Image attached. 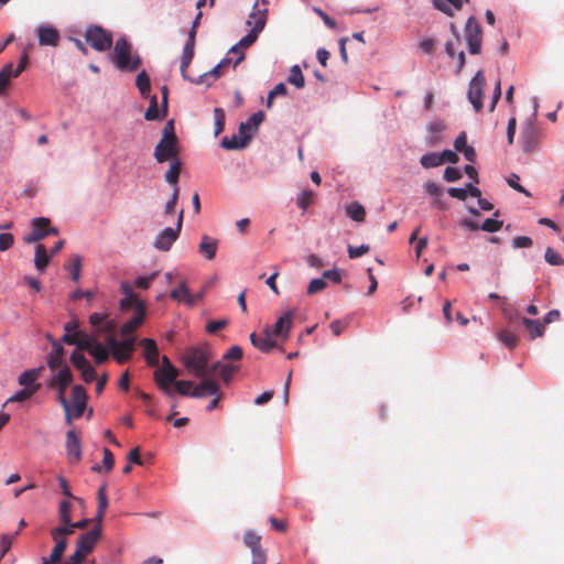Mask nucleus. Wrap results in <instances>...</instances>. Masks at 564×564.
I'll return each instance as SVG.
<instances>
[{"label": "nucleus", "instance_id": "obj_54", "mask_svg": "<svg viewBox=\"0 0 564 564\" xmlns=\"http://www.w3.org/2000/svg\"><path fill=\"white\" fill-rule=\"evenodd\" d=\"M239 370V366L231 365V364H224L220 370V377L221 379L228 383L232 376Z\"/></svg>", "mask_w": 564, "mask_h": 564}, {"label": "nucleus", "instance_id": "obj_50", "mask_svg": "<svg viewBox=\"0 0 564 564\" xmlns=\"http://www.w3.org/2000/svg\"><path fill=\"white\" fill-rule=\"evenodd\" d=\"M70 510H72V503L68 500H63L59 503L58 517H59L61 523H69V521L72 519Z\"/></svg>", "mask_w": 564, "mask_h": 564}, {"label": "nucleus", "instance_id": "obj_3", "mask_svg": "<svg viewBox=\"0 0 564 564\" xmlns=\"http://www.w3.org/2000/svg\"><path fill=\"white\" fill-rule=\"evenodd\" d=\"M111 58L115 66L121 72H134L142 63L138 54L132 55L131 43L126 37L117 40Z\"/></svg>", "mask_w": 564, "mask_h": 564}, {"label": "nucleus", "instance_id": "obj_15", "mask_svg": "<svg viewBox=\"0 0 564 564\" xmlns=\"http://www.w3.org/2000/svg\"><path fill=\"white\" fill-rule=\"evenodd\" d=\"M65 447L70 463L76 464L82 459V442L75 430L66 433Z\"/></svg>", "mask_w": 564, "mask_h": 564}, {"label": "nucleus", "instance_id": "obj_7", "mask_svg": "<svg viewBox=\"0 0 564 564\" xmlns=\"http://www.w3.org/2000/svg\"><path fill=\"white\" fill-rule=\"evenodd\" d=\"M86 42L97 52H106L112 46V34L99 25L87 28Z\"/></svg>", "mask_w": 564, "mask_h": 564}, {"label": "nucleus", "instance_id": "obj_58", "mask_svg": "<svg viewBox=\"0 0 564 564\" xmlns=\"http://www.w3.org/2000/svg\"><path fill=\"white\" fill-rule=\"evenodd\" d=\"M175 387V391L178 392L182 395H191L193 382L186 381V380H175L173 383Z\"/></svg>", "mask_w": 564, "mask_h": 564}, {"label": "nucleus", "instance_id": "obj_24", "mask_svg": "<svg viewBox=\"0 0 564 564\" xmlns=\"http://www.w3.org/2000/svg\"><path fill=\"white\" fill-rule=\"evenodd\" d=\"M78 322L76 319L69 321L65 324L64 329L65 334L62 337V341L67 345H75L78 347V343L82 340V335L84 332H78Z\"/></svg>", "mask_w": 564, "mask_h": 564}, {"label": "nucleus", "instance_id": "obj_10", "mask_svg": "<svg viewBox=\"0 0 564 564\" xmlns=\"http://www.w3.org/2000/svg\"><path fill=\"white\" fill-rule=\"evenodd\" d=\"M464 33L469 53L479 54L481 51L482 30L475 17L468 18Z\"/></svg>", "mask_w": 564, "mask_h": 564}, {"label": "nucleus", "instance_id": "obj_13", "mask_svg": "<svg viewBox=\"0 0 564 564\" xmlns=\"http://www.w3.org/2000/svg\"><path fill=\"white\" fill-rule=\"evenodd\" d=\"M178 375L180 372L176 367L158 368L154 371V380L160 390L167 395H172L174 392L172 384L175 382Z\"/></svg>", "mask_w": 564, "mask_h": 564}, {"label": "nucleus", "instance_id": "obj_25", "mask_svg": "<svg viewBox=\"0 0 564 564\" xmlns=\"http://www.w3.org/2000/svg\"><path fill=\"white\" fill-rule=\"evenodd\" d=\"M106 318L107 315L99 313H94L89 316V323L91 326L96 327V332L94 334H97V336H99L101 333H106L108 336L112 335L115 325L112 322L106 321Z\"/></svg>", "mask_w": 564, "mask_h": 564}, {"label": "nucleus", "instance_id": "obj_12", "mask_svg": "<svg viewBox=\"0 0 564 564\" xmlns=\"http://www.w3.org/2000/svg\"><path fill=\"white\" fill-rule=\"evenodd\" d=\"M486 78L482 70H478L469 83L468 100L473 105L476 112L482 109V96Z\"/></svg>", "mask_w": 564, "mask_h": 564}, {"label": "nucleus", "instance_id": "obj_8", "mask_svg": "<svg viewBox=\"0 0 564 564\" xmlns=\"http://www.w3.org/2000/svg\"><path fill=\"white\" fill-rule=\"evenodd\" d=\"M184 210L181 209L178 213L177 224L175 228L163 229L154 239L153 246L158 250L169 251L172 245L176 241L182 230Z\"/></svg>", "mask_w": 564, "mask_h": 564}, {"label": "nucleus", "instance_id": "obj_36", "mask_svg": "<svg viewBox=\"0 0 564 564\" xmlns=\"http://www.w3.org/2000/svg\"><path fill=\"white\" fill-rule=\"evenodd\" d=\"M135 86L138 87L142 97L148 98L151 90L150 77L145 70L138 74L135 78Z\"/></svg>", "mask_w": 564, "mask_h": 564}, {"label": "nucleus", "instance_id": "obj_52", "mask_svg": "<svg viewBox=\"0 0 564 564\" xmlns=\"http://www.w3.org/2000/svg\"><path fill=\"white\" fill-rule=\"evenodd\" d=\"M37 388H24L20 391H18L14 395H12L8 401L9 402H22L31 398L35 392Z\"/></svg>", "mask_w": 564, "mask_h": 564}, {"label": "nucleus", "instance_id": "obj_4", "mask_svg": "<svg viewBox=\"0 0 564 564\" xmlns=\"http://www.w3.org/2000/svg\"><path fill=\"white\" fill-rule=\"evenodd\" d=\"M178 152L177 137L171 120L163 128L162 138L154 149V158L159 163L174 161L178 159Z\"/></svg>", "mask_w": 564, "mask_h": 564}, {"label": "nucleus", "instance_id": "obj_9", "mask_svg": "<svg viewBox=\"0 0 564 564\" xmlns=\"http://www.w3.org/2000/svg\"><path fill=\"white\" fill-rule=\"evenodd\" d=\"M73 382V375L67 366H64L59 371L52 377L47 387L57 390V401L62 406H66L68 402L65 397L67 387Z\"/></svg>", "mask_w": 564, "mask_h": 564}, {"label": "nucleus", "instance_id": "obj_34", "mask_svg": "<svg viewBox=\"0 0 564 564\" xmlns=\"http://www.w3.org/2000/svg\"><path fill=\"white\" fill-rule=\"evenodd\" d=\"M194 58V47L191 45H185L183 48L182 57H181V75L184 79H189L187 75V68Z\"/></svg>", "mask_w": 564, "mask_h": 564}, {"label": "nucleus", "instance_id": "obj_44", "mask_svg": "<svg viewBox=\"0 0 564 564\" xmlns=\"http://www.w3.org/2000/svg\"><path fill=\"white\" fill-rule=\"evenodd\" d=\"M499 339L506 347H508L510 349L514 348L518 343V337L514 335L513 332H511L509 329L501 330L499 333Z\"/></svg>", "mask_w": 564, "mask_h": 564}, {"label": "nucleus", "instance_id": "obj_16", "mask_svg": "<svg viewBox=\"0 0 564 564\" xmlns=\"http://www.w3.org/2000/svg\"><path fill=\"white\" fill-rule=\"evenodd\" d=\"M36 34L41 46H57L61 40L58 30L50 24L40 25Z\"/></svg>", "mask_w": 564, "mask_h": 564}, {"label": "nucleus", "instance_id": "obj_42", "mask_svg": "<svg viewBox=\"0 0 564 564\" xmlns=\"http://www.w3.org/2000/svg\"><path fill=\"white\" fill-rule=\"evenodd\" d=\"M165 116H160L159 108H158V99L156 96H152L150 98V105L144 113V118L149 121L158 120L161 118H164Z\"/></svg>", "mask_w": 564, "mask_h": 564}, {"label": "nucleus", "instance_id": "obj_37", "mask_svg": "<svg viewBox=\"0 0 564 564\" xmlns=\"http://www.w3.org/2000/svg\"><path fill=\"white\" fill-rule=\"evenodd\" d=\"M181 169H182L181 161L178 159L174 160L171 162L170 169L164 175L165 181L169 184L174 185V187L177 186Z\"/></svg>", "mask_w": 564, "mask_h": 564}, {"label": "nucleus", "instance_id": "obj_35", "mask_svg": "<svg viewBox=\"0 0 564 564\" xmlns=\"http://www.w3.org/2000/svg\"><path fill=\"white\" fill-rule=\"evenodd\" d=\"M347 216L355 221H364L366 217L365 207L358 202H352L346 206Z\"/></svg>", "mask_w": 564, "mask_h": 564}, {"label": "nucleus", "instance_id": "obj_26", "mask_svg": "<svg viewBox=\"0 0 564 564\" xmlns=\"http://www.w3.org/2000/svg\"><path fill=\"white\" fill-rule=\"evenodd\" d=\"M204 380L192 391L191 397L202 398L205 394L215 395L219 391V386L209 377L203 378Z\"/></svg>", "mask_w": 564, "mask_h": 564}, {"label": "nucleus", "instance_id": "obj_53", "mask_svg": "<svg viewBox=\"0 0 564 564\" xmlns=\"http://www.w3.org/2000/svg\"><path fill=\"white\" fill-rule=\"evenodd\" d=\"M70 361L75 366V368L77 370H79V371L85 369V368H87L88 366H90V364L87 360V358L83 354H80L78 351H74L70 355Z\"/></svg>", "mask_w": 564, "mask_h": 564}, {"label": "nucleus", "instance_id": "obj_39", "mask_svg": "<svg viewBox=\"0 0 564 564\" xmlns=\"http://www.w3.org/2000/svg\"><path fill=\"white\" fill-rule=\"evenodd\" d=\"M288 83L294 85L296 88H303L305 79L299 65H293L288 76Z\"/></svg>", "mask_w": 564, "mask_h": 564}, {"label": "nucleus", "instance_id": "obj_14", "mask_svg": "<svg viewBox=\"0 0 564 564\" xmlns=\"http://www.w3.org/2000/svg\"><path fill=\"white\" fill-rule=\"evenodd\" d=\"M268 1L256 0L252 12L249 14L247 24L252 26V30L260 33L267 23L268 19Z\"/></svg>", "mask_w": 564, "mask_h": 564}, {"label": "nucleus", "instance_id": "obj_2", "mask_svg": "<svg viewBox=\"0 0 564 564\" xmlns=\"http://www.w3.org/2000/svg\"><path fill=\"white\" fill-rule=\"evenodd\" d=\"M212 359L210 350L207 346L188 348L182 360L186 369L196 378L208 377V364Z\"/></svg>", "mask_w": 564, "mask_h": 564}, {"label": "nucleus", "instance_id": "obj_33", "mask_svg": "<svg viewBox=\"0 0 564 564\" xmlns=\"http://www.w3.org/2000/svg\"><path fill=\"white\" fill-rule=\"evenodd\" d=\"M50 263V256L44 245H37L35 248L34 264L37 271L43 272Z\"/></svg>", "mask_w": 564, "mask_h": 564}, {"label": "nucleus", "instance_id": "obj_60", "mask_svg": "<svg viewBox=\"0 0 564 564\" xmlns=\"http://www.w3.org/2000/svg\"><path fill=\"white\" fill-rule=\"evenodd\" d=\"M156 276H158V272H153L148 276H139L135 279L134 285L137 288L147 290L151 285L152 281L155 280Z\"/></svg>", "mask_w": 564, "mask_h": 564}, {"label": "nucleus", "instance_id": "obj_23", "mask_svg": "<svg viewBox=\"0 0 564 564\" xmlns=\"http://www.w3.org/2000/svg\"><path fill=\"white\" fill-rule=\"evenodd\" d=\"M293 324V312L290 310L285 312L274 324L272 336H282L284 339L288 338L289 332Z\"/></svg>", "mask_w": 564, "mask_h": 564}, {"label": "nucleus", "instance_id": "obj_38", "mask_svg": "<svg viewBox=\"0 0 564 564\" xmlns=\"http://www.w3.org/2000/svg\"><path fill=\"white\" fill-rule=\"evenodd\" d=\"M82 258L78 254H73L69 262L65 264V269L72 274V280L78 282L80 276Z\"/></svg>", "mask_w": 564, "mask_h": 564}, {"label": "nucleus", "instance_id": "obj_51", "mask_svg": "<svg viewBox=\"0 0 564 564\" xmlns=\"http://www.w3.org/2000/svg\"><path fill=\"white\" fill-rule=\"evenodd\" d=\"M11 74H12V64L6 65L0 70V94L2 91H4L7 89V87L9 86L10 78L12 77Z\"/></svg>", "mask_w": 564, "mask_h": 564}, {"label": "nucleus", "instance_id": "obj_61", "mask_svg": "<svg viewBox=\"0 0 564 564\" xmlns=\"http://www.w3.org/2000/svg\"><path fill=\"white\" fill-rule=\"evenodd\" d=\"M368 245H360L359 247L348 246V256L350 259L359 258L369 251Z\"/></svg>", "mask_w": 564, "mask_h": 564}, {"label": "nucleus", "instance_id": "obj_46", "mask_svg": "<svg viewBox=\"0 0 564 564\" xmlns=\"http://www.w3.org/2000/svg\"><path fill=\"white\" fill-rule=\"evenodd\" d=\"M138 304H141V305H145L142 301H140L137 295H132V296H123L121 300H120V308L122 311H129L131 308L134 310V312L137 311V307H138Z\"/></svg>", "mask_w": 564, "mask_h": 564}, {"label": "nucleus", "instance_id": "obj_17", "mask_svg": "<svg viewBox=\"0 0 564 564\" xmlns=\"http://www.w3.org/2000/svg\"><path fill=\"white\" fill-rule=\"evenodd\" d=\"M144 317L145 305L138 304L137 311L134 312L132 318L121 326V335L124 338L133 337L132 334L143 324Z\"/></svg>", "mask_w": 564, "mask_h": 564}, {"label": "nucleus", "instance_id": "obj_45", "mask_svg": "<svg viewBox=\"0 0 564 564\" xmlns=\"http://www.w3.org/2000/svg\"><path fill=\"white\" fill-rule=\"evenodd\" d=\"M39 375H40L39 369L26 370L23 373H21V376L19 377V383L21 386H24L25 388H28L29 386L33 384V382L36 380Z\"/></svg>", "mask_w": 564, "mask_h": 564}, {"label": "nucleus", "instance_id": "obj_59", "mask_svg": "<svg viewBox=\"0 0 564 564\" xmlns=\"http://www.w3.org/2000/svg\"><path fill=\"white\" fill-rule=\"evenodd\" d=\"M501 227H502V221L494 219V218L486 219L482 223V225L480 226L481 230L487 231V232H496V231L500 230Z\"/></svg>", "mask_w": 564, "mask_h": 564}, {"label": "nucleus", "instance_id": "obj_49", "mask_svg": "<svg viewBox=\"0 0 564 564\" xmlns=\"http://www.w3.org/2000/svg\"><path fill=\"white\" fill-rule=\"evenodd\" d=\"M545 261L551 265L564 264V259L553 248L547 247L544 253Z\"/></svg>", "mask_w": 564, "mask_h": 564}, {"label": "nucleus", "instance_id": "obj_63", "mask_svg": "<svg viewBox=\"0 0 564 564\" xmlns=\"http://www.w3.org/2000/svg\"><path fill=\"white\" fill-rule=\"evenodd\" d=\"M227 325H228V319L210 321V322L206 325V330H207L209 334H215V333H216V332H218L219 329L225 328Z\"/></svg>", "mask_w": 564, "mask_h": 564}, {"label": "nucleus", "instance_id": "obj_57", "mask_svg": "<svg viewBox=\"0 0 564 564\" xmlns=\"http://www.w3.org/2000/svg\"><path fill=\"white\" fill-rule=\"evenodd\" d=\"M326 286H327V283L323 278L313 279L307 286V294L313 295L317 292L323 291Z\"/></svg>", "mask_w": 564, "mask_h": 564}, {"label": "nucleus", "instance_id": "obj_30", "mask_svg": "<svg viewBox=\"0 0 564 564\" xmlns=\"http://www.w3.org/2000/svg\"><path fill=\"white\" fill-rule=\"evenodd\" d=\"M252 135L251 134H243L242 138H238L237 135H231L230 138L225 137L221 140V147L226 150H238L243 149L247 147V144L250 142Z\"/></svg>", "mask_w": 564, "mask_h": 564}, {"label": "nucleus", "instance_id": "obj_47", "mask_svg": "<svg viewBox=\"0 0 564 564\" xmlns=\"http://www.w3.org/2000/svg\"><path fill=\"white\" fill-rule=\"evenodd\" d=\"M214 119H215V137L220 134L225 129V112L221 108L214 109Z\"/></svg>", "mask_w": 564, "mask_h": 564}, {"label": "nucleus", "instance_id": "obj_21", "mask_svg": "<svg viewBox=\"0 0 564 564\" xmlns=\"http://www.w3.org/2000/svg\"><path fill=\"white\" fill-rule=\"evenodd\" d=\"M140 345L143 347V356L151 367H158L160 360L159 348L154 339L143 338L140 341Z\"/></svg>", "mask_w": 564, "mask_h": 564}, {"label": "nucleus", "instance_id": "obj_11", "mask_svg": "<svg viewBox=\"0 0 564 564\" xmlns=\"http://www.w3.org/2000/svg\"><path fill=\"white\" fill-rule=\"evenodd\" d=\"M48 218L40 217L32 221V230L26 235L23 240L25 243H34L44 239L48 235H57L58 230L50 226Z\"/></svg>", "mask_w": 564, "mask_h": 564}, {"label": "nucleus", "instance_id": "obj_55", "mask_svg": "<svg viewBox=\"0 0 564 564\" xmlns=\"http://www.w3.org/2000/svg\"><path fill=\"white\" fill-rule=\"evenodd\" d=\"M72 520L69 523H62V525L53 528L50 533L51 535H62L66 538L67 535L73 534L76 530V528H72Z\"/></svg>", "mask_w": 564, "mask_h": 564}, {"label": "nucleus", "instance_id": "obj_28", "mask_svg": "<svg viewBox=\"0 0 564 564\" xmlns=\"http://www.w3.org/2000/svg\"><path fill=\"white\" fill-rule=\"evenodd\" d=\"M64 354L65 350L63 346L56 341L53 343L52 351L47 358V366L51 370H56L57 368L64 367Z\"/></svg>", "mask_w": 564, "mask_h": 564}, {"label": "nucleus", "instance_id": "obj_64", "mask_svg": "<svg viewBox=\"0 0 564 564\" xmlns=\"http://www.w3.org/2000/svg\"><path fill=\"white\" fill-rule=\"evenodd\" d=\"M544 324L540 319L531 318V339L535 337H541L544 332Z\"/></svg>", "mask_w": 564, "mask_h": 564}, {"label": "nucleus", "instance_id": "obj_29", "mask_svg": "<svg viewBox=\"0 0 564 564\" xmlns=\"http://www.w3.org/2000/svg\"><path fill=\"white\" fill-rule=\"evenodd\" d=\"M538 102L533 100V107L531 111V120L536 117ZM544 138V132L541 128L534 127L531 123V154L540 150V142Z\"/></svg>", "mask_w": 564, "mask_h": 564}, {"label": "nucleus", "instance_id": "obj_22", "mask_svg": "<svg viewBox=\"0 0 564 564\" xmlns=\"http://www.w3.org/2000/svg\"><path fill=\"white\" fill-rule=\"evenodd\" d=\"M250 341L262 352H270L276 346V341L274 340L271 330H265V333L260 336L252 333L250 335Z\"/></svg>", "mask_w": 564, "mask_h": 564}, {"label": "nucleus", "instance_id": "obj_62", "mask_svg": "<svg viewBox=\"0 0 564 564\" xmlns=\"http://www.w3.org/2000/svg\"><path fill=\"white\" fill-rule=\"evenodd\" d=\"M243 356L242 348L240 346H232L224 355V360H240Z\"/></svg>", "mask_w": 564, "mask_h": 564}, {"label": "nucleus", "instance_id": "obj_19", "mask_svg": "<svg viewBox=\"0 0 564 564\" xmlns=\"http://www.w3.org/2000/svg\"><path fill=\"white\" fill-rule=\"evenodd\" d=\"M72 400L74 403V406L72 408V411H74V417L79 419L84 414L87 404L86 390L79 384L73 387Z\"/></svg>", "mask_w": 564, "mask_h": 564}, {"label": "nucleus", "instance_id": "obj_40", "mask_svg": "<svg viewBox=\"0 0 564 564\" xmlns=\"http://www.w3.org/2000/svg\"><path fill=\"white\" fill-rule=\"evenodd\" d=\"M261 536L256 532L249 530L243 535V543L252 551L261 550Z\"/></svg>", "mask_w": 564, "mask_h": 564}, {"label": "nucleus", "instance_id": "obj_6", "mask_svg": "<svg viewBox=\"0 0 564 564\" xmlns=\"http://www.w3.org/2000/svg\"><path fill=\"white\" fill-rule=\"evenodd\" d=\"M106 344L112 352L115 360L121 365L130 360L132 357L135 338L127 337L119 341L112 335H109L106 337Z\"/></svg>", "mask_w": 564, "mask_h": 564}, {"label": "nucleus", "instance_id": "obj_5", "mask_svg": "<svg viewBox=\"0 0 564 564\" xmlns=\"http://www.w3.org/2000/svg\"><path fill=\"white\" fill-rule=\"evenodd\" d=\"M77 348L79 350H86L90 356H93L97 365L107 361L110 355L109 347L107 348L98 340L97 334H83Z\"/></svg>", "mask_w": 564, "mask_h": 564}, {"label": "nucleus", "instance_id": "obj_27", "mask_svg": "<svg viewBox=\"0 0 564 564\" xmlns=\"http://www.w3.org/2000/svg\"><path fill=\"white\" fill-rule=\"evenodd\" d=\"M218 249V241L207 235H203L198 245V251L207 259L213 260Z\"/></svg>", "mask_w": 564, "mask_h": 564}, {"label": "nucleus", "instance_id": "obj_48", "mask_svg": "<svg viewBox=\"0 0 564 564\" xmlns=\"http://www.w3.org/2000/svg\"><path fill=\"white\" fill-rule=\"evenodd\" d=\"M314 199V193L312 191H303L296 199V204L304 212L312 205Z\"/></svg>", "mask_w": 564, "mask_h": 564}, {"label": "nucleus", "instance_id": "obj_31", "mask_svg": "<svg viewBox=\"0 0 564 564\" xmlns=\"http://www.w3.org/2000/svg\"><path fill=\"white\" fill-rule=\"evenodd\" d=\"M53 541L55 542V546L53 547L50 561L53 563H59L63 554L67 547V539L62 535H51Z\"/></svg>", "mask_w": 564, "mask_h": 564}, {"label": "nucleus", "instance_id": "obj_20", "mask_svg": "<svg viewBox=\"0 0 564 564\" xmlns=\"http://www.w3.org/2000/svg\"><path fill=\"white\" fill-rule=\"evenodd\" d=\"M171 299L177 302L186 303L187 305H194L198 300L202 299L203 294L197 295L191 294L185 282H181L177 289H173L170 294Z\"/></svg>", "mask_w": 564, "mask_h": 564}, {"label": "nucleus", "instance_id": "obj_56", "mask_svg": "<svg viewBox=\"0 0 564 564\" xmlns=\"http://www.w3.org/2000/svg\"><path fill=\"white\" fill-rule=\"evenodd\" d=\"M19 534V531H17L13 535H10V534H2L1 536V541H0V552H1V556L3 557L8 552L9 550L11 549V545L13 543V540L15 538V535Z\"/></svg>", "mask_w": 564, "mask_h": 564}, {"label": "nucleus", "instance_id": "obj_41", "mask_svg": "<svg viewBox=\"0 0 564 564\" xmlns=\"http://www.w3.org/2000/svg\"><path fill=\"white\" fill-rule=\"evenodd\" d=\"M501 310L503 315L509 319L511 325H517L519 322V317L516 308L510 304L506 299L501 302Z\"/></svg>", "mask_w": 564, "mask_h": 564}, {"label": "nucleus", "instance_id": "obj_1", "mask_svg": "<svg viewBox=\"0 0 564 564\" xmlns=\"http://www.w3.org/2000/svg\"><path fill=\"white\" fill-rule=\"evenodd\" d=\"M107 486L104 484L99 487L97 499H98V508L95 520L97 525L90 531L82 534L76 543V549L82 551L86 556L94 550L96 543L98 542L101 535L100 523L104 520L106 509L108 507V498L106 494Z\"/></svg>", "mask_w": 564, "mask_h": 564}, {"label": "nucleus", "instance_id": "obj_32", "mask_svg": "<svg viewBox=\"0 0 564 564\" xmlns=\"http://www.w3.org/2000/svg\"><path fill=\"white\" fill-rule=\"evenodd\" d=\"M434 7L447 15H453L454 11L460 10L463 0H433Z\"/></svg>", "mask_w": 564, "mask_h": 564}, {"label": "nucleus", "instance_id": "obj_18", "mask_svg": "<svg viewBox=\"0 0 564 564\" xmlns=\"http://www.w3.org/2000/svg\"><path fill=\"white\" fill-rule=\"evenodd\" d=\"M259 34L260 33L251 29V31L247 35H245L236 45H234L230 48L229 54L237 55V58L234 62V67H236L239 63H241L245 59V53L241 50L251 46L258 39Z\"/></svg>", "mask_w": 564, "mask_h": 564}, {"label": "nucleus", "instance_id": "obj_43", "mask_svg": "<svg viewBox=\"0 0 564 564\" xmlns=\"http://www.w3.org/2000/svg\"><path fill=\"white\" fill-rule=\"evenodd\" d=\"M420 163L425 169L436 167L442 164L440 154L437 153H427L422 155Z\"/></svg>", "mask_w": 564, "mask_h": 564}]
</instances>
